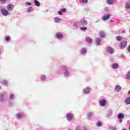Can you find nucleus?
I'll use <instances>...</instances> for the list:
<instances>
[{"label": "nucleus", "mask_w": 130, "mask_h": 130, "mask_svg": "<svg viewBox=\"0 0 130 130\" xmlns=\"http://www.w3.org/2000/svg\"><path fill=\"white\" fill-rule=\"evenodd\" d=\"M7 92H4L2 93H0V101L1 102H4L6 100V95Z\"/></svg>", "instance_id": "obj_1"}, {"label": "nucleus", "mask_w": 130, "mask_h": 130, "mask_svg": "<svg viewBox=\"0 0 130 130\" xmlns=\"http://www.w3.org/2000/svg\"><path fill=\"white\" fill-rule=\"evenodd\" d=\"M127 44V41H122L120 43L119 47L121 49H124L126 47Z\"/></svg>", "instance_id": "obj_2"}, {"label": "nucleus", "mask_w": 130, "mask_h": 130, "mask_svg": "<svg viewBox=\"0 0 130 130\" xmlns=\"http://www.w3.org/2000/svg\"><path fill=\"white\" fill-rule=\"evenodd\" d=\"M0 12L3 16H7L9 15V11L5 9V8L1 9Z\"/></svg>", "instance_id": "obj_3"}, {"label": "nucleus", "mask_w": 130, "mask_h": 130, "mask_svg": "<svg viewBox=\"0 0 130 130\" xmlns=\"http://www.w3.org/2000/svg\"><path fill=\"white\" fill-rule=\"evenodd\" d=\"M14 8H15V6L13 4H9L7 7L8 11H10L11 12H13Z\"/></svg>", "instance_id": "obj_4"}, {"label": "nucleus", "mask_w": 130, "mask_h": 130, "mask_svg": "<svg viewBox=\"0 0 130 130\" xmlns=\"http://www.w3.org/2000/svg\"><path fill=\"white\" fill-rule=\"evenodd\" d=\"M107 51L108 52V53H110V54H112L114 52L115 50L112 48V47H108L107 48Z\"/></svg>", "instance_id": "obj_5"}, {"label": "nucleus", "mask_w": 130, "mask_h": 130, "mask_svg": "<svg viewBox=\"0 0 130 130\" xmlns=\"http://www.w3.org/2000/svg\"><path fill=\"white\" fill-rule=\"evenodd\" d=\"M73 117H74V116L73 115V114H67L66 115V118H67L68 120H72Z\"/></svg>", "instance_id": "obj_6"}, {"label": "nucleus", "mask_w": 130, "mask_h": 130, "mask_svg": "<svg viewBox=\"0 0 130 130\" xmlns=\"http://www.w3.org/2000/svg\"><path fill=\"white\" fill-rule=\"evenodd\" d=\"M62 12L66 13L67 12V9L65 8H61V9H60V11H58V14L60 15V16L62 15Z\"/></svg>", "instance_id": "obj_7"}, {"label": "nucleus", "mask_w": 130, "mask_h": 130, "mask_svg": "<svg viewBox=\"0 0 130 130\" xmlns=\"http://www.w3.org/2000/svg\"><path fill=\"white\" fill-rule=\"evenodd\" d=\"M23 116H24V115L22 113H18L16 114V119H21Z\"/></svg>", "instance_id": "obj_8"}, {"label": "nucleus", "mask_w": 130, "mask_h": 130, "mask_svg": "<svg viewBox=\"0 0 130 130\" xmlns=\"http://www.w3.org/2000/svg\"><path fill=\"white\" fill-rule=\"evenodd\" d=\"M110 18V15H109V14H107V15H105V16H103L102 17V19L104 21H106V20H108V19H109Z\"/></svg>", "instance_id": "obj_9"}, {"label": "nucleus", "mask_w": 130, "mask_h": 130, "mask_svg": "<svg viewBox=\"0 0 130 130\" xmlns=\"http://www.w3.org/2000/svg\"><path fill=\"white\" fill-rule=\"evenodd\" d=\"M99 34L101 38H105L106 35L104 31H101Z\"/></svg>", "instance_id": "obj_10"}, {"label": "nucleus", "mask_w": 130, "mask_h": 130, "mask_svg": "<svg viewBox=\"0 0 130 130\" xmlns=\"http://www.w3.org/2000/svg\"><path fill=\"white\" fill-rule=\"evenodd\" d=\"M46 76L44 75H42L40 76V79L42 82H45V81L46 80Z\"/></svg>", "instance_id": "obj_11"}, {"label": "nucleus", "mask_w": 130, "mask_h": 130, "mask_svg": "<svg viewBox=\"0 0 130 130\" xmlns=\"http://www.w3.org/2000/svg\"><path fill=\"white\" fill-rule=\"evenodd\" d=\"M106 104V100H102V101H101L100 102V105L102 107H104V106H105Z\"/></svg>", "instance_id": "obj_12"}, {"label": "nucleus", "mask_w": 130, "mask_h": 130, "mask_svg": "<svg viewBox=\"0 0 130 130\" xmlns=\"http://www.w3.org/2000/svg\"><path fill=\"white\" fill-rule=\"evenodd\" d=\"M56 37L58 39H62L63 38V35L61 33H57L56 34Z\"/></svg>", "instance_id": "obj_13"}, {"label": "nucleus", "mask_w": 130, "mask_h": 130, "mask_svg": "<svg viewBox=\"0 0 130 130\" xmlns=\"http://www.w3.org/2000/svg\"><path fill=\"white\" fill-rule=\"evenodd\" d=\"M34 3L36 7H40L41 6L40 2H39V1L38 0H34Z\"/></svg>", "instance_id": "obj_14"}, {"label": "nucleus", "mask_w": 130, "mask_h": 130, "mask_svg": "<svg viewBox=\"0 0 130 130\" xmlns=\"http://www.w3.org/2000/svg\"><path fill=\"white\" fill-rule=\"evenodd\" d=\"M86 42H87V43H92V40L90 37H86Z\"/></svg>", "instance_id": "obj_15"}, {"label": "nucleus", "mask_w": 130, "mask_h": 130, "mask_svg": "<svg viewBox=\"0 0 130 130\" xmlns=\"http://www.w3.org/2000/svg\"><path fill=\"white\" fill-rule=\"evenodd\" d=\"M112 67L114 69H116V68H118L119 67V65H118V64H117V63H114L112 65Z\"/></svg>", "instance_id": "obj_16"}, {"label": "nucleus", "mask_w": 130, "mask_h": 130, "mask_svg": "<svg viewBox=\"0 0 130 130\" xmlns=\"http://www.w3.org/2000/svg\"><path fill=\"white\" fill-rule=\"evenodd\" d=\"M84 93H89L90 91V88H89V87H86V88H84Z\"/></svg>", "instance_id": "obj_17"}, {"label": "nucleus", "mask_w": 130, "mask_h": 130, "mask_svg": "<svg viewBox=\"0 0 130 130\" xmlns=\"http://www.w3.org/2000/svg\"><path fill=\"white\" fill-rule=\"evenodd\" d=\"M121 87L119 85H116L115 87V90L116 91H120L121 90Z\"/></svg>", "instance_id": "obj_18"}, {"label": "nucleus", "mask_w": 130, "mask_h": 130, "mask_svg": "<svg viewBox=\"0 0 130 130\" xmlns=\"http://www.w3.org/2000/svg\"><path fill=\"white\" fill-rule=\"evenodd\" d=\"M81 54H85V53H87L86 48H82V49L81 50Z\"/></svg>", "instance_id": "obj_19"}, {"label": "nucleus", "mask_w": 130, "mask_h": 130, "mask_svg": "<svg viewBox=\"0 0 130 130\" xmlns=\"http://www.w3.org/2000/svg\"><path fill=\"white\" fill-rule=\"evenodd\" d=\"M81 22L82 24H83V25H87V21L85 19H82V20H81Z\"/></svg>", "instance_id": "obj_20"}, {"label": "nucleus", "mask_w": 130, "mask_h": 130, "mask_svg": "<svg viewBox=\"0 0 130 130\" xmlns=\"http://www.w3.org/2000/svg\"><path fill=\"white\" fill-rule=\"evenodd\" d=\"M33 11H34V9H33V8L32 7H29L27 9V13H31V12H33Z\"/></svg>", "instance_id": "obj_21"}, {"label": "nucleus", "mask_w": 130, "mask_h": 130, "mask_svg": "<svg viewBox=\"0 0 130 130\" xmlns=\"http://www.w3.org/2000/svg\"><path fill=\"white\" fill-rule=\"evenodd\" d=\"M125 103L126 104V105H130V97L127 98V99H126Z\"/></svg>", "instance_id": "obj_22"}, {"label": "nucleus", "mask_w": 130, "mask_h": 130, "mask_svg": "<svg viewBox=\"0 0 130 130\" xmlns=\"http://www.w3.org/2000/svg\"><path fill=\"white\" fill-rule=\"evenodd\" d=\"M9 98L11 100H14L15 99V94L12 93L10 94Z\"/></svg>", "instance_id": "obj_23"}, {"label": "nucleus", "mask_w": 130, "mask_h": 130, "mask_svg": "<svg viewBox=\"0 0 130 130\" xmlns=\"http://www.w3.org/2000/svg\"><path fill=\"white\" fill-rule=\"evenodd\" d=\"M1 83L3 85H4V86L8 85V81L7 80H3L1 82Z\"/></svg>", "instance_id": "obj_24"}, {"label": "nucleus", "mask_w": 130, "mask_h": 130, "mask_svg": "<svg viewBox=\"0 0 130 130\" xmlns=\"http://www.w3.org/2000/svg\"><path fill=\"white\" fill-rule=\"evenodd\" d=\"M101 41V39H100V38H96V44L97 45H99V44H100Z\"/></svg>", "instance_id": "obj_25"}, {"label": "nucleus", "mask_w": 130, "mask_h": 130, "mask_svg": "<svg viewBox=\"0 0 130 130\" xmlns=\"http://www.w3.org/2000/svg\"><path fill=\"white\" fill-rule=\"evenodd\" d=\"M7 3V0H0V4L2 5H6Z\"/></svg>", "instance_id": "obj_26"}, {"label": "nucleus", "mask_w": 130, "mask_h": 130, "mask_svg": "<svg viewBox=\"0 0 130 130\" xmlns=\"http://www.w3.org/2000/svg\"><path fill=\"white\" fill-rule=\"evenodd\" d=\"M106 3L108 5H111L112 4H113V0H106Z\"/></svg>", "instance_id": "obj_27"}, {"label": "nucleus", "mask_w": 130, "mask_h": 130, "mask_svg": "<svg viewBox=\"0 0 130 130\" xmlns=\"http://www.w3.org/2000/svg\"><path fill=\"white\" fill-rule=\"evenodd\" d=\"M118 118H124V116L123 114H121V113H120V114H119V115H118Z\"/></svg>", "instance_id": "obj_28"}, {"label": "nucleus", "mask_w": 130, "mask_h": 130, "mask_svg": "<svg viewBox=\"0 0 130 130\" xmlns=\"http://www.w3.org/2000/svg\"><path fill=\"white\" fill-rule=\"evenodd\" d=\"M125 7L127 9H130V3H126Z\"/></svg>", "instance_id": "obj_29"}, {"label": "nucleus", "mask_w": 130, "mask_h": 130, "mask_svg": "<svg viewBox=\"0 0 130 130\" xmlns=\"http://www.w3.org/2000/svg\"><path fill=\"white\" fill-rule=\"evenodd\" d=\"M55 21L57 23H59V22H60V19L56 17V18H55Z\"/></svg>", "instance_id": "obj_30"}, {"label": "nucleus", "mask_w": 130, "mask_h": 130, "mask_svg": "<svg viewBox=\"0 0 130 130\" xmlns=\"http://www.w3.org/2000/svg\"><path fill=\"white\" fill-rule=\"evenodd\" d=\"M116 39H117V40L118 41H121V40H122V37H121V36H117V37H116Z\"/></svg>", "instance_id": "obj_31"}, {"label": "nucleus", "mask_w": 130, "mask_h": 130, "mask_svg": "<svg viewBox=\"0 0 130 130\" xmlns=\"http://www.w3.org/2000/svg\"><path fill=\"white\" fill-rule=\"evenodd\" d=\"M5 40L6 41H7V42L10 41V40H11V37L10 36H7L5 38Z\"/></svg>", "instance_id": "obj_32"}, {"label": "nucleus", "mask_w": 130, "mask_h": 130, "mask_svg": "<svg viewBox=\"0 0 130 130\" xmlns=\"http://www.w3.org/2000/svg\"><path fill=\"white\" fill-rule=\"evenodd\" d=\"M126 79L129 80L130 79V71H129L127 74V76L126 77Z\"/></svg>", "instance_id": "obj_33"}, {"label": "nucleus", "mask_w": 130, "mask_h": 130, "mask_svg": "<svg viewBox=\"0 0 130 130\" xmlns=\"http://www.w3.org/2000/svg\"><path fill=\"white\" fill-rule=\"evenodd\" d=\"M96 125L98 126H101L102 125V121H97L96 122Z\"/></svg>", "instance_id": "obj_34"}, {"label": "nucleus", "mask_w": 130, "mask_h": 130, "mask_svg": "<svg viewBox=\"0 0 130 130\" xmlns=\"http://www.w3.org/2000/svg\"><path fill=\"white\" fill-rule=\"evenodd\" d=\"M80 30H82V31H85L87 30V28L86 27H81L80 28Z\"/></svg>", "instance_id": "obj_35"}, {"label": "nucleus", "mask_w": 130, "mask_h": 130, "mask_svg": "<svg viewBox=\"0 0 130 130\" xmlns=\"http://www.w3.org/2000/svg\"><path fill=\"white\" fill-rule=\"evenodd\" d=\"M80 3H88V0H81Z\"/></svg>", "instance_id": "obj_36"}, {"label": "nucleus", "mask_w": 130, "mask_h": 130, "mask_svg": "<svg viewBox=\"0 0 130 130\" xmlns=\"http://www.w3.org/2000/svg\"><path fill=\"white\" fill-rule=\"evenodd\" d=\"M25 5H26V6H32V3L30 2H26Z\"/></svg>", "instance_id": "obj_37"}, {"label": "nucleus", "mask_w": 130, "mask_h": 130, "mask_svg": "<svg viewBox=\"0 0 130 130\" xmlns=\"http://www.w3.org/2000/svg\"><path fill=\"white\" fill-rule=\"evenodd\" d=\"M64 75H66V76H69V73L68 71H66L64 72Z\"/></svg>", "instance_id": "obj_38"}, {"label": "nucleus", "mask_w": 130, "mask_h": 130, "mask_svg": "<svg viewBox=\"0 0 130 130\" xmlns=\"http://www.w3.org/2000/svg\"><path fill=\"white\" fill-rule=\"evenodd\" d=\"M88 116H91V115H93V113H88V114H87Z\"/></svg>", "instance_id": "obj_39"}, {"label": "nucleus", "mask_w": 130, "mask_h": 130, "mask_svg": "<svg viewBox=\"0 0 130 130\" xmlns=\"http://www.w3.org/2000/svg\"><path fill=\"white\" fill-rule=\"evenodd\" d=\"M127 50H128V52H130V45H129V46H128Z\"/></svg>", "instance_id": "obj_40"}, {"label": "nucleus", "mask_w": 130, "mask_h": 130, "mask_svg": "<svg viewBox=\"0 0 130 130\" xmlns=\"http://www.w3.org/2000/svg\"><path fill=\"white\" fill-rule=\"evenodd\" d=\"M76 130H80V126H77V127H76Z\"/></svg>", "instance_id": "obj_41"}, {"label": "nucleus", "mask_w": 130, "mask_h": 130, "mask_svg": "<svg viewBox=\"0 0 130 130\" xmlns=\"http://www.w3.org/2000/svg\"><path fill=\"white\" fill-rule=\"evenodd\" d=\"M112 130H117V129H116V127H112Z\"/></svg>", "instance_id": "obj_42"}, {"label": "nucleus", "mask_w": 130, "mask_h": 130, "mask_svg": "<svg viewBox=\"0 0 130 130\" xmlns=\"http://www.w3.org/2000/svg\"><path fill=\"white\" fill-rule=\"evenodd\" d=\"M122 119H120V120H119V122H122V120H121Z\"/></svg>", "instance_id": "obj_43"}, {"label": "nucleus", "mask_w": 130, "mask_h": 130, "mask_svg": "<svg viewBox=\"0 0 130 130\" xmlns=\"http://www.w3.org/2000/svg\"><path fill=\"white\" fill-rule=\"evenodd\" d=\"M121 56L122 57H124V54H122L121 55Z\"/></svg>", "instance_id": "obj_44"}, {"label": "nucleus", "mask_w": 130, "mask_h": 130, "mask_svg": "<svg viewBox=\"0 0 130 130\" xmlns=\"http://www.w3.org/2000/svg\"><path fill=\"white\" fill-rule=\"evenodd\" d=\"M48 10H47L46 11H45V13H47V12H48Z\"/></svg>", "instance_id": "obj_45"}, {"label": "nucleus", "mask_w": 130, "mask_h": 130, "mask_svg": "<svg viewBox=\"0 0 130 130\" xmlns=\"http://www.w3.org/2000/svg\"><path fill=\"white\" fill-rule=\"evenodd\" d=\"M125 31L124 30H123V31H122V33H124Z\"/></svg>", "instance_id": "obj_46"}, {"label": "nucleus", "mask_w": 130, "mask_h": 130, "mask_svg": "<svg viewBox=\"0 0 130 130\" xmlns=\"http://www.w3.org/2000/svg\"><path fill=\"white\" fill-rule=\"evenodd\" d=\"M128 94H130V90H129V91H128Z\"/></svg>", "instance_id": "obj_47"}, {"label": "nucleus", "mask_w": 130, "mask_h": 130, "mask_svg": "<svg viewBox=\"0 0 130 130\" xmlns=\"http://www.w3.org/2000/svg\"><path fill=\"white\" fill-rule=\"evenodd\" d=\"M122 130H128V129H127L126 128H124V129H122Z\"/></svg>", "instance_id": "obj_48"}, {"label": "nucleus", "mask_w": 130, "mask_h": 130, "mask_svg": "<svg viewBox=\"0 0 130 130\" xmlns=\"http://www.w3.org/2000/svg\"><path fill=\"white\" fill-rule=\"evenodd\" d=\"M75 24H78V22H76Z\"/></svg>", "instance_id": "obj_49"}, {"label": "nucleus", "mask_w": 130, "mask_h": 130, "mask_svg": "<svg viewBox=\"0 0 130 130\" xmlns=\"http://www.w3.org/2000/svg\"><path fill=\"white\" fill-rule=\"evenodd\" d=\"M129 130H130V125H129Z\"/></svg>", "instance_id": "obj_50"}, {"label": "nucleus", "mask_w": 130, "mask_h": 130, "mask_svg": "<svg viewBox=\"0 0 130 130\" xmlns=\"http://www.w3.org/2000/svg\"><path fill=\"white\" fill-rule=\"evenodd\" d=\"M9 106H12V105H9Z\"/></svg>", "instance_id": "obj_51"}, {"label": "nucleus", "mask_w": 130, "mask_h": 130, "mask_svg": "<svg viewBox=\"0 0 130 130\" xmlns=\"http://www.w3.org/2000/svg\"><path fill=\"white\" fill-rule=\"evenodd\" d=\"M65 68H67V67H65Z\"/></svg>", "instance_id": "obj_52"}, {"label": "nucleus", "mask_w": 130, "mask_h": 130, "mask_svg": "<svg viewBox=\"0 0 130 130\" xmlns=\"http://www.w3.org/2000/svg\"><path fill=\"white\" fill-rule=\"evenodd\" d=\"M68 130H72V129H68Z\"/></svg>", "instance_id": "obj_53"}, {"label": "nucleus", "mask_w": 130, "mask_h": 130, "mask_svg": "<svg viewBox=\"0 0 130 130\" xmlns=\"http://www.w3.org/2000/svg\"><path fill=\"white\" fill-rule=\"evenodd\" d=\"M0 90H1V86H0Z\"/></svg>", "instance_id": "obj_54"}, {"label": "nucleus", "mask_w": 130, "mask_h": 130, "mask_svg": "<svg viewBox=\"0 0 130 130\" xmlns=\"http://www.w3.org/2000/svg\"><path fill=\"white\" fill-rule=\"evenodd\" d=\"M85 130H88V129H85Z\"/></svg>", "instance_id": "obj_55"}]
</instances>
